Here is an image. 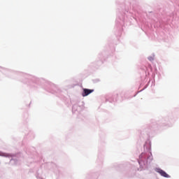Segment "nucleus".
I'll return each mask as SVG.
<instances>
[{"mask_svg":"<svg viewBox=\"0 0 179 179\" xmlns=\"http://www.w3.org/2000/svg\"><path fill=\"white\" fill-rule=\"evenodd\" d=\"M93 92H94V90H89L84 88L83 92L82 93V96L83 97H86V96H89V94H90V93H93Z\"/></svg>","mask_w":179,"mask_h":179,"instance_id":"1","label":"nucleus"},{"mask_svg":"<svg viewBox=\"0 0 179 179\" xmlns=\"http://www.w3.org/2000/svg\"><path fill=\"white\" fill-rule=\"evenodd\" d=\"M158 173L162 176V177H165L166 178H170V176L167 174L162 169L158 170Z\"/></svg>","mask_w":179,"mask_h":179,"instance_id":"2","label":"nucleus"},{"mask_svg":"<svg viewBox=\"0 0 179 179\" xmlns=\"http://www.w3.org/2000/svg\"><path fill=\"white\" fill-rule=\"evenodd\" d=\"M149 61H153L154 58L153 57L150 56L148 57Z\"/></svg>","mask_w":179,"mask_h":179,"instance_id":"3","label":"nucleus"}]
</instances>
